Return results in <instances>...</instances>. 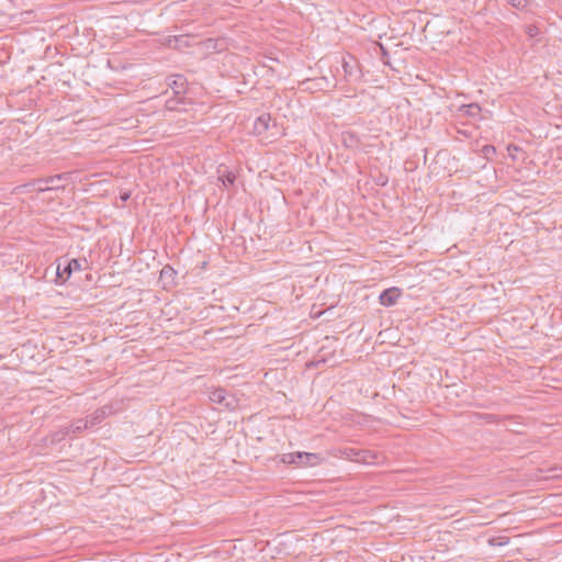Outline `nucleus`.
<instances>
[{
  "instance_id": "obj_10",
  "label": "nucleus",
  "mask_w": 562,
  "mask_h": 562,
  "mask_svg": "<svg viewBox=\"0 0 562 562\" xmlns=\"http://www.w3.org/2000/svg\"><path fill=\"white\" fill-rule=\"evenodd\" d=\"M104 417V411L95 412L91 417L87 418L89 420V427H92L99 424Z\"/></svg>"
},
{
  "instance_id": "obj_11",
  "label": "nucleus",
  "mask_w": 562,
  "mask_h": 562,
  "mask_svg": "<svg viewBox=\"0 0 562 562\" xmlns=\"http://www.w3.org/2000/svg\"><path fill=\"white\" fill-rule=\"evenodd\" d=\"M526 33L529 37H535L539 34V29L536 25H528L526 27Z\"/></svg>"
},
{
  "instance_id": "obj_5",
  "label": "nucleus",
  "mask_w": 562,
  "mask_h": 562,
  "mask_svg": "<svg viewBox=\"0 0 562 562\" xmlns=\"http://www.w3.org/2000/svg\"><path fill=\"white\" fill-rule=\"evenodd\" d=\"M63 179H64V176H61V175L42 179L38 181V190L44 191V190L58 189L61 187L60 182L63 181Z\"/></svg>"
},
{
  "instance_id": "obj_8",
  "label": "nucleus",
  "mask_w": 562,
  "mask_h": 562,
  "mask_svg": "<svg viewBox=\"0 0 562 562\" xmlns=\"http://www.w3.org/2000/svg\"><path fill=\"white\" fill-rule=\"evenodd\" d=\"M504 1L506 3H508L509 5H512L513 8L518 9V10H525L530 3V0H504Z\"/></svg>"
},
{
  "instance_id": "obj_2",
  "label": "nucleus",
  "mask_w": 562,
  "mask_h": 562,
  "mask_svg": "<svg viewBox=\"0 0 562 562\" xmlns=\"http://www.w3.org/2000/svg\"><path fill=\"white\" fill-rule=\"evenodd\" d=\"M87 260L86 259H71L66 266L61 269V265L57 266V277L66 281L72 273V271H81L86 269Z\"/></svg>"
},
{
  "instance_id": "obj_4",
  "label": "nucleus",
  "mask_w": 562,
  "mask_h": 562,
  "mask_svg": "<svg viewBox=\"0 0 562 562\" xmlns=\"http://www.w3.org/2000/svg\"><path fill=\"white\" fill-rule=\"evenodd\" d=\"M401 293H400V290L396 289V288H390V289H386L384 290L381 294H380V303L384 306H392L394 305L398 297H400Z\"/></svg>"
},
{
  "instance_id": "obj_1",
  "label": "nucleus",
  "mask_w": 562,
  "mask_h": 562,
  "mask_svg": "<svg viewBox=\"0 0 562 562\" xmlns=\"http://www.w3.org/2000/svg\"><path fill=\"white\" fill-rule=\"evenodd\" d=\"M281 461L286 464H295L296 467H315L321 463L322 458L316 453L291 452L284 453Z\"/></svg>"
},
{
  "instance_id": "obj_12",
  "label": "nucleus",
  "mask_w": 562,
  "mask_h": 562,
  "mask_svg": "<svg viewBox=\"0 0 562 562\" xmlns=\"http://www.w3.org/2000/svg\"><path fill=\"white\" fill-rule=\"evenodd\" d=\"M235 181V175L232 173V172H228L226 176H224L223 178V184L226 187V186H231L233 184Z\"/></svg>"
},
{
  "instance_id": "obj_15",
  "label": "nucleus",
  "mask_w": 562,
  "mask_h": 562,
  "mask_svg": "<svg viewBox=\"0 0 562 562\" xmlns=\"http://www.w3.org/2000/svg\"><path fill=\"white\" fill-rule=\"evenodd\" d=\"M469 109H475V110H479V106L476 104H470L469 105Z\"/></svg>"
},
{
  "instance_id": "obj_3",
  "label": "nucleus",
  "mask_w": 562,
  "mask_h": 562,
  "mask_svg": "<svg viewBox=\"0 0 562 562\" xmlns=\"http://www.w3.org/2000/svg\"><path fill=\"white\" fill-rule=\"evenodd\" d=\"M348 457L356 461V462H362L364 464H376L380 462V457L376 452L370 451V450H350V453H348Z\"/></svg>"
},
{
  "instance_id": "obj_14",
  "label": "nucleus",
  "mask_w": 562,
  "mask_h": 562,
  "mask_svg": "<svg viewBox=\"0 0 562 562\" xmlns=\"http://www.w3.org/2000/svg\"><path fill=\"white\" fill-rule=\"evenodd\" d=\"M484 150L485 153H491V150H494V147H485Z\"/></svg>"
},
{
  "instance_id": "obj_6",
  "label": "nucleus",
  "mask_w": 562,
  "mask_h": 562,
  "mask_svg": "<svg viewBox=\"0 0 562 562\" xmlns=\"http://www.w3.org/2000/svg\"><path fill=\"white\" fill-rule=\"evenodd\" d=\"M269 122H270L269 114H262V115L258 116L254 123V132L259 135L265 133L269 127Z\"/></svg>"
},
{
  "instance_id": "obj_7",
  "label": "nucleus",
  "mask_w": 562,
  "mask_h": 562,
  "mask_svg": "<svg viewBox=\"0 0 562 562\" xmlns=\"http://www.w3.org/2000/svg\"><path fill=\"white\" fill-rule=\"evenodd\" d=\"M88 428H89L88 419H78L70 426L69 431H71L72 434H79L82 430L88 429Z\"/></svg>"
},
{
  "instance_id": "obj_13",
  "label": "nucleus",
  "mask_w": 562,
  "mask_h": 562,
  "mask_svg": "<svg viewBox=\"0 0 562 562\" xmlns=\"http://www.w3.org/2000/svg\"><path fill=\"white\" fill-rule=\"evenodd\" d=\"M128 198H130V194H128V193H125V194H123V195H122V200H123V201H126Z\"/></svg>"
},
{
  "instance_id": "obj_9",
  "label": "nucleus",
  "mask_w": 562,
  "mask_h": 562,
  "mask_svg": "<svg viewBox=\"0 0 562 562\" xmlns=\"http://www.w3.org/2000/svg\"><path fill=\"white\" fill-rule=\"evenodd\" d=\"M210 398L212 402L214 403H223L225 401V392L224 390H215L214 392L211 393L210 395Z\"/></svg>"
}]
</instances>
